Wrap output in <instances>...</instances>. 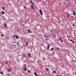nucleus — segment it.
<instances>
[{
    "label": "nucleus",
    "mask_w": 76,
    "mask_h": 76,
    "mask_svg": "<svg viewBox=\"0 0 76 76\" xmlns=\"http://www.w3.org/2000/svg\"><path fill=\"white\" fill-rule=\"evenodd\" d=\"M30 2L32 4H31V8L33 10H34V3L32 1V0H30Z\"/></svg>",
    "instance_id": "nucleus-1"
},
{
    "label": "nucleus",
    "mask_w": 76,
    "mask_h": 76,
    "mask_svg": "<svg viewBox=\"0 0 76 76\" xmlns=\"http://www.w3.org/2000/svg\"><path fill=\"white\" fill-rule=\"evenodd\" d=\"M23 70L24 71H26V70H27V69H26V64H24V65Z\"/></svg>",
    "instance_id": "nucleus-2"
},
{
    "label": "nucleus",
    "mask_w": 76,
    "mask_h": 76,
    "mask_svg": "<svg viewBox=\"0 0 76 76\" xmlns=\"http://www.w3.org/2000/svg\"><path fill=\"white\" fill-rule=\"evenodd\" d=\"M13 43H15V44L14 45H19V43L18 42H13Z\"/></svg>",
    "instance_id": "nucleus-3"
},
{
    "label": "nucleus",
    "mask_w": 76,
    "mask_h": 76,
    "mask_svg": "<svg viewBox=\"0 0 76 76\" xmlns=\"http://www.w3.org/2000/svg\"><path fill=\"white\" fill-rule=\"evenodd\" d=\"M39 12L41 15H43V13H42V11L41 10H39Z\"/></svg>",
    "instance_id": "nucleus-4"
},
{
    "label": "nucleus",
    "mask_w": 76,
    "mask_h": 76,
    "mask_svg": "<svg viewBox=\"0 0 76 76\" xmlns=\"http://www.w3.org/2000/svg\"><path fill=\"white\" fill-rule=\"evenodd\" d=\"M16 37V38H17V39H18L19 38V37H18V35H13V37Z\"/></svg>",
    "instance_id": "nucleus-5"
},
{
    "label": "nucleus",
    "mask_w": 76,
    "mask_h": 76,
    "mask_svg": "<svg viewBox=\"0 0 76 76\" xmlns=\"http://www.w3.org/2000/svg\"><path fill=\"white\" fill-rule=\"evenodd\" d=\"M6 69H7L8 72H10L11 71V70L10 69L6 68Z\"/></svg>",
    "instance_id": "nucleus-6"
},
{
    "label": "nucleus",
    "mask_w": 76,
    "mask_h": 76,
    "mask_svg": "<svg viewBox=\"0 0 76 76\" xmlns=\"http://www.w3.org/2000/svg\"><path fill=\"white\" fill-rule=\"evenodd\" d=\"M34 74L35 75V76H38V74H37L36 72H34Z\"/></svg>",
    "instance_id": "nucleus-7"
},
{
    "label": "nucleus",
    "mask_w": 76,
    "mask_h": 76,
    "mask_svg": "<svg viewBox=\"0 0 76 76\" xmlns=\"http://www.w3.org/2000/svg\"><path fill=\"white\" fill-rule=\"evenodd\" d=\"M73 15H76V13H75V10H74L73 12Z\"/></svg>",
    "instance_id": "nucleus-8"
},
{
    "label": "nucleus",
    "mask_w": 76,
    "mask_h": 76,
    "mask_svg": "<svg viewBox=\"0 0 76 76\" xmlns=\"http://www.w3.org/2000/svg\"><path fill=\"white\" fill-rule=\"evenodd\" d=\"M1 13L2 15H4V14H5V12L3 11H2Z\"/></svg>",
    "instance_id": "nucleus-9"
},
{
    "label": "nucleus",
    "mask_w": 76,
    "mask_h": 76,
    "mask_svg": "<svg viewBox=\"0 0 76 76\" xmlns=\"http://www.w3.org/2000/svg\"><path fill=\"white\" fill-rule=\"evenodd\" d=\"M50 48V44H49L48 45V46L47 47V50H49V48Z\"/></svg>",
    "instance_id": "nucleus-10"
},
{
    "label": "nucleus",
    "mask_w": 76,
    "mask_h": 76,
    "mask_svg": "<svg viewBox=\"0 0 76 76\" xmlns=\"http://www.w3.org/2000/svg\"><path fill=\"white\" fill-rule=\"evenodd\" d=\"M4 27H5V28H6V27H7V25H6V23H4Z\"/></svg>",
    "instance_id": "nucleus-11"
},
{
    "label": "nucleus",
    "mask_w": 76,
    "mask_h": 76,
    "mask_svg": "<svg viewBox=\"0 0 76 76\" xmlns=\"http://www.w3.org/2000/svg\"><path fill=\"white\" fill-rule=\"evenodd\" d=\"M28 57H31V54L29 53H28Z\"/></svg>",
    "instance_id": "nucleus-12"
},
{
    "label": "nucleus",
    "mask_w": 76,
    "mask_h": 76,
    "mask_svg": "<svg viewBox=\"0 0 76 76\" xmlns=\"http://www.w3.org/2000/svg\"><path fill=\"white\" fill-rule=\"evenodd\" d=\"M70 41H71L73 43H74L75 42L74 41H73V40H72V39H70Z\"/></svg>",
    "instance_id": "nucleus-13"
},
{
    "label": "nucleus",
    "mask_w": 76,
    "mask_h": 76,
    "mask_svg": "<svg viewBox=\"0 0 76 76\" xmlns=\"http://www.w3.org/2000/svg\"><path fill=\"white\" fill-rule=\"evenodd\" d=\"M44 37H46V38H49V37H47V36H45V35H44Z\"/></svg>",
    "instance_id": "nucleus-14"
},
{
    "label": "nucleus",
    "mask_w": 76,
    "mask_h": 76,
    "mask_svg": "<svg viewBox=\"0 0 76 76\" xmlns=\"http://www.w3.org/2000/svg\"><path fill=\"white\" fill-rule=\"evenodd\" d=\"M53 72L54 73H56V71L53 70Z\"/></svg>",
    "instance_id": "nucleus-15"
},
{
    "label": "nucleus",
    "mask_w": 76,
    "mask_h": 76,
    "mask_svg": "<svg viewBox=\"0 0 76 76\" xmlns=\"http://www.w3.org/2000/svg\"><path fill=\"white\" fill-rule=\"evenodd\" d=\"M53 48H51V49H50V51H53Z\"/></svg>",
    "instance_id": "nucleus-16"
},
{
    "label": "nucleus",
    "mask_w": 76,
    "mask_h": 76,
    "mask_svg": "<svg viewBox=\"0 0 76 76\" xmlns=\"http://www.w3.org/2000/svg\"><path fill=\"white\" fill-rule=\"evenodd\" d=\"M0 73L1 75H3V72H0Z\"/></svg>",
    "instance_id": "nucleus-17"
},
{
    "label": "nucleus",
    "mask_w": 76,
    "mask_h": 76,
    "mask_svg": "<svg viewBox=\"0 0 76 76\" xmlns=\"http://www.w3.org/2000/svg\"><path fill=\"white\" fill-rule=\"evenodd\" d=\"M1 37H3L4 36V34H2V35H1Z\"/></svg>",
    "instance_id": "nucleus-18"
},
{
    "label": "nucleus",
    "mask_w": 76,
    "mask_h": 76,
    "mask_svg": "<svg viewBox=\"0 0 76 76\" xmlns=\"http://www.w3.org/2000/svg\"><path fill=\"white\" fill-rule=\"evenodd\" d=\"M46 70H48H48H49V69H48V68H46Z\"/></svg>",
    "instance_id": "nucleus-19"
},
{
    "label": "nucleus",
    "mask_w": 76,
    "mask_h": 76,
    "mask_svg": "<svg viewBox=\"0 0 76 76\" xmlns=\"http://www.w3.org/2000/svg\"><path fill=\"white\" fill-rule=\"evenodd\" d=\"M31 37H35V35H31Z\"/></svg>",
    "instance_id": "nucleus-20"
},
{
    "label": "nucleus",
    "mask_w": 76,
    "mask_h": 76,
    "mask_svg": "<svg viewBox=\"0 0 76 76\" xmlns=\"http://www.w3.org/2000/svg\"><path fill=\"white\" fill-rule=\"evenodd\" d=\"M59 38L60 39V40L61 41H62V40H61V38H60L59 37Z\"/></svg>",
    "instance_id": "nucleus-21"
},
{
    "label": "nucleus",
    "mask_w": 76,
    "mask_h": 76,
    "mask_svg": "<svg viewBox=\"0 0 76 76\" xmlns=\"http://www.w3.org/2000/svg\"><path fill=\"white\" fill-rule=\"evenodd\" d=\"M56 49L57 50H60V48H56Z\"/></svg>",
    "instance_id": "nucleus-22"
},
{
    "label": "nucleus",
    "mask_w": 76,
    "mask_h": 76,
    "mask_svg": "<svg viewBox=\"0 0 76 76\" xmlns=\"http://www.w3.org/2000/svg\"><path fill=\"white\" fill-rule=\"evenodd\" d=\"M67 17V18H69V15L68 14Z\"/></svg>",
    "instance_id": "nucleus-23"
},
{
    "label": "nucleus",
    "mask_w": 76,
    "mask_h": 76,
    "mask_svg": "<svg viewBox=\"0 0 76 76\" xmlns=\"http://www.w3.org/2000/svg\"><path fill=\"white\" fill-rule=\"evenodd\" d=\"M28 32H31V31H30V30L29 29L28 30Z\"/></svg>",
    "instance_id": "nucleus-24"
},
{
    "label": "nucleus",
    "mask_w": 76,
    "mask_h": 76,
    "mask_svg": "<svg viewBox=\"0 0 76 76\" xmlns=\"http://www.w3.org/2000/svg\"><path fill=\"white\" fill-rule=\"evenodd\" d=\"M2 9H3V10H4V7H2Z\"/></svg>",
    "instance_id": "nucleus-25"
},
{
    "label": "nucleus",
    "mask_w": 76,
    "mask_h": 76,
    "mask_svg": "<svg viewBox=\"0 0 76 76\" xmlns=\"http://www.w3.org/2000/svg\"><path fill=\"white\" fill-rule=\"evenodd\" d=\"M28 42L26 43V46H27L28 45Z\"/></svg>",
    "instance_id": "nucleus-26"
},
{
    "label": "nucleus",
    "mask_w": 76,
    "mask_h": 76,
    "mask_svg": "<svg viewBox=\"0 0 76 76\" xmlns=\"http://www.w3.org/2000/svg\"><path fill=\"white\" fill-rule=\"evenodd\" d=\"M28 72H29V73H31V71L29 70L28 71Z\"/></svg>",
    "instance_id": "nucleus-27"
},
{
    "label": "nucleus",
    "mask_w": 76,
    "mask_h": 76,
    "mask_svg": "<svg viewBox=\"0 0 76 76\" xmlns=\"http://www.w3.org/2000/svg\"><path fill=\"white\" fill-rule=\"evenodd\" d=\"M8 62H7V61H6V64H8Z\"/></svg>",
    "instance_id": "nucleus-28"
},
{
    "label": "nucleus",
    "mask_w": 76,
    "mask_h": 76,
    "mask_svg": "<svg viewBox=\"0 0 76 76\" xmlns=\"http://www.w3.org/2000/svg\"><path fill=\"white\" fill-rule=\"evenodd\" d=\"M24 7V8H25V9H26V6H25Z\"/></svg>",
    "instance_id": "nucleus-29"
},
{
    "label": "nucleus",
    "mask_w": 76,
    "mask_h": 76,
    "mask_svg": "<svg viewBox=\"0 0 76 76\" xmlns=\"http://www.w3.org/2000/svg\"><path fill=\"white\" fill-rule=\"evenodd\" d=\"M45 39H46V40H48V39L46 38Z\"/></svg>",
    "instance_id": "nucleus-30"
},
{
    "label": "nucleus",
    "mask_w": 76,
    "mask_h": 76,
    "mask_svg": "<svg viewBox=\"0 0 76 76\" xmlns=\"http://www.w3.org/2000/svg\"><path fill=\"white\" fill-rule=\"evenodd\" d=\"M54 36L55 37H56V36L55 35H54Z\"/></svg>",
    "instance_id": "nucleus-31"
},
{
    "label": "nucleus",
    "mask_w": 76,
    "mask_h": 76,
    "mask_svg": "<svg viewBox=\"0 0 76 76\" xmlns=\"http://www.w3.org/2000/svg\"><path fill=\"white\" fill-rule=\"evenodd\" d=\"M73 26H75V24H73Z\"/></svg>",
    "instance_id": "nucleus-32"
},
{
    "label": "nucleus",
    "mask_w": 76,
    "mask_h": 76,
    "mask_svg": "<svg viewBox=\"0 0 76 76\" xmlns=\"http://www.w3.org/2000/svg\"><path fill=\"white\" fill-rule=\"evenodd\" d=\"M61 42H63L62 40V41H61Z\"/></svg>",
    "instance_id": "nucleus-33"
},
{
    "label": "nucleus",
    "mask_w": 76,
    "mask_h": 76,
    "mask_svg": "<svg viewBox=\"0 0 76 76\" xmlns=\"http://www.w3.org/2000/svg\"><path fill=\"white\" fill-rule=\"evenodd\" d=\"M66 1H69V0H66Z\"/></svg>",
    "instance_id": "nucleus-34"
},
{
    "label": "nucleus",
    "mask_w": 76,
    "mask_h": 76,
    "mask_svg": "<svg viewBox=\"0 0 76 76\" xmlns=\"http://www.w3.org/2000/svg\"><path fill=\"white\" fill-rule=\"evenodd\" d=\"M5 68H6H6H7V67H6V66H5Z\"/></svg>",
    "instance_id": "nucleus-35"
},
{
    "label": "nucleus",
    "mask_w": 76,
    "mask_h": 76,
    "mask_svg": "<svg viewBox=\"0 0 76 76\" xmlns=\"http://www.w3.org/2000/svg\"><path fill=\"white\" fill-rule=\"evenodd\" d=\"M58 22L59 23H60V22H59V21H58Z\"/></svg>",
    "instance_id": "nucleus-36"
},
{
    "label": "nucleus",
    "mask_w": 76,
    "mask_h": 76,
    "mask_svg": "<svg viewBox=\"0 0 76 76\" xmlns=\"http://www.w3.org/2000/svg\"><path fill=\"white\" fill-rule=\"evenodd\" d=\"M39 56H40V54H39Z\"/></svg>",
    "instance_id": "nucleus-37"
},
{
    "label": "nucleus",
    "mask_w": 76,
    "mask_h": 76,
    "mask_svg": "<svg viewBox=\"0 0 76 76\" xmlns=\"http://www.w3.org/2000/svg\"><path fill=\"white\" fill-rule=\"evenodd\" d=\"M23 11H24V12H25V11L23 10Z\"/></svg>",
    "instance_id": "nucleus-38"
}]
</instances>
